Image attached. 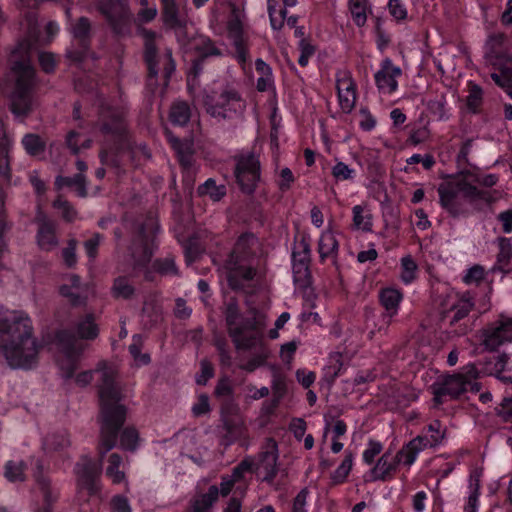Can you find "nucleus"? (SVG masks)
I'll use <instances>...</instances> for the list:
<instances>
[{
    "instance_id": "obj_1",
    "label": "nucleus",
    "mask_w": 512,
    "mask_h": 512,
    "mask_svg": "<svg viewBox=\"0 0 512 512\" xmlns=\"http://www.w3.org/2000/svg\"><path fill=\"white\" fill-rule=\"evenodd\" d=\"M84 91L97 108L94 129L107 141L99 152L101 164L121 175L150 158L148 146L133 139L128 121L129 105L120 85L113 82L110 87H104L90 82Z\"/></svg>"
},
{
    "instance_id": "obj_2",
    "label": "nucleus",
    "mask_w": 512,
    "mask_h": 512,
    "mask_svg": "<svg viewBox=\"0 0 512 512\" xmlns=\"http://www.w3.org/2000/svg\"><path fill=\"white\" fill-rule=\"evenodd\" d=\"M100 398L102 402L98 445L100 457L94 459L89 455H82L74 467L79 488L86 490L90 496L96 495L100 490L98 482L103 470L104 457L116 446L118 431L125 423L127 416L126 406L118 403L120 393L115 389L109 374H104Z\"/></svg>"
},
{
    "instance_id": "obj_3",
    "label": "nucleus",
    "mask_w": 512,
    "mask_h": 512,
    "mask_svg": "<svg viewBox=\"0 0 512 512\" xmlns=\"http://www.w3.org/2000/svg\"><path fill=\"white\" fill-rule=\"evenodd\" d=\"M31 37L17 41L7 59L5 82L11 88L9 110L14 119L24 123L34 111L35 89L38 83L36 67L32 61L34 42L39 35L37 19L29 16Z\"/></svg>"
},
{
    "instance_id": "obj_4",
    "label": "nucleus",
    "mask_w": 512,
    "mask_h": 512,
    "mask_svg": "<svg viewBox=\"0 0 512 512\" xmlns=\"http://www.w3.org/2000/svg\"><path fill=\"white\" fill-rule=\"evenodd\" d=\"M41 349L32 320L26 313L15 311L0 318V350L10 368H33L38 363Z\"/></svg>"
},
{
    "instance_id": "obj_5",
    "label": "nucleus",
    "mask_w": 512,
    "mask_h": 512,
    "mask_svg": "<svg viewBox=\"0 0 512 512\" xmlns=\"http://www.w3.org/2000/svg\"><path fill=\"white\" fill-rule=\"evenodd\" d=\"M228 334L237 350L259 349L260 352L240 365L248 373L265 365L268 355L264 351L265 318L260 314L244 317L238 304L230 301L224 311Z\"/></svg>"
},
{
    "instance_id": "obj_6",
    "label": "nucleus",
    "mask_w": 512,
    "mask_h": 512,
    "mask_svg": "<svg viewBox=\"0 0 512 512\" xmlns=\"http://www.w3.org/2000/svg\"><path fill=\"white\" fill-rule=\"evenodd\" d=\"M159 229V224L153 217H147L143 221H136L133 224L130 251L135 261V267L143 271L145 278L149 281L154 279L155 274L176 276L179 273L175 257L171 254L152 261L158 248L157 233Z\"/></svg>"
},
{
    "instance_id": "obj_7",
    "label": "nucleus",
    "mask_w": 512,
    "mask_h": 512,
    "mask_svg": "<svg viewBox=\"0 0 512 512\" xmlns=\"http://www.w3.org/2000/svg\"><path fill=\"white\" fill-rule=\"evenodd\" d=\"M137 32L143 39L142 60L146 68L145 91L153 97L158 91L165 92L176 70L172 51L161 50L157 43V33L151 29L138 26Z\"/></svg>"
},
{
    "instance_id": "obj_8",
    "label": "nucleus",
    "mask_w": 512,
    "mask_h": 512,
    "mask_svg": "<svg viewBox=\"0 0 512 512\" xmlns=\"http://www.w3.org/2000/svg\"><path fill=\"white\" fill-rule=\"evenodd\" d=\"M476 293L471 290L451 291L440 302V338L451 340L467 335L472 331L476 316L471 315L476 308Z\"/></svg>"
},
{
    "instance_id": "obj_9",
    "label": "nucleus",
    "mask_w": 512,
    "mask_h": 512,
    "mask_svg": "<svg viewBox=\"0 0 512 512\" xmlns=\"http://www.w3.org/2000/svg\"><path fill=\"white\" fill-rule=\"evenodd\" d=\"M232 267L227 280L231 289L241 291L245 283L252 281L262 262V249L258 238L252 232L239 235L230 254Z\"/></svg>"
},
{
    "instance_id": "obj_10",
    "label": "nucleus",
    "mask_w": 512,
    "mask_h": 512,
    "mask_svg": "<svg viewBox=\"0 0 512 512\" xmlns=\"http://www.w3.org/2000/svg\"><path fill=\"white\" fill-rule=\"evenodd\" d=\"M437 191L441 207L454 218L462 215L464 211L459 195L472 203L480 201L487 205L495 203L498 199L495 190L479 189L465 178L449 177L439 184Z\"/></svg>"
},
{
    "instance_id": "obj_11",
    "label": "nucleus",
    "mask_w": 512,
    "mask_h": 512,
    "mask_svg": "<svg viewBox=\"0 0 512 512\" xmlns=\"http://www.w3.org/2000/svg\"><path fill=\"white\" fill-rule=\"evenodd\" d=\"M479 370L474 363H468L460 371L445 374L433 384V395L436 404H443L446 397L456 399L471 392L478 393L481 384L478 382Z\"/></svg>"
},
{
    "instance_id": "obj_12",
    "label": "nucleus",
    "mask_w": 512,
    "mask_h": 512,
    "mask_svg": "<svg viewBox=\"0 0 512 512\" xmlns=\"http://www.w3.org/2000/svg\"><path fill=\"white\" fill-rule=\"evenodd\" d=\"M206 112L217 120L240 119L246 109V100L241 93L231 86L219 91L212 90L204 98Z\"/></svg>"
},
{
    "instance_id": "obj_13",
    "label": "nucleus",
    "mask_w": 512,
    "mask_h": 512,
    "mask_svg": "<svg viewBox=\"0 0 512 512\" xmlns=\"http://www.w3.org/2000/svg\"><path fill=\"white\" fill-rule=\"evenodd\" d=\"M484 60L494 84L512 99V54L497 42L487 48Z\"/></svg>"
},
{
    "instance_id": "obj_14",
    "label": "nucleus",
    "mask_w": 512,
    "mask_h": 512,
    "mask_svg": "<svg viewBox=\"0 0 512 512\" xmlns=\"http://www.w3.org/2000/svg\"><path fill=\"white\" fill-rule=\"evenodd\" d=\"M260 154L250 150L235 156L234 177L242 193L253 195L261 181Z\"/></svg>"
},
{
    "instance_id": "obj_15",
    "label": "nucleus",
    "mask_w": 512,
    "mask_h": 512,
    "mask_svg": "<svg viewBox=\"0 0 512 512\" xmlns=\"http://www.w3.org/2000/svg\"><path fill=\"white\" fill-rule=\"evenodd\" d=\"M97 7L115 36L131 35L133 15L125 0H97Z\"/></svg>"
},
{
    "instance_id": "obj_16",
    "label": "nucleus",
    "mask_w": 512,
    "mask_h": 512,
    "mask_svg": "<svg viewBox=\"0 0 512 512\" xmlns=\"http://www.w3.org/2000/svg\"><path fill=\"white\" fill-rule=\"evenodd\" d=\"M54 341L62 353L58 360L62 377L66 380L72 379L75 376L80 358V351L76 346V337L68 329H59L54 334Z\"/></svg>"
},
{
    "instance_id": "obj_17",
    "label": "nucleus",
    "mask_w": 512,
    "mask_h": 512,
    "mask_svg": "<svg viewBox=\"0 0 512 512\" xmlns=\"http://www.w3.org/2000/svg\"><path fill=\"white\" fill-rule=\"evenodd\" d=\"M482 345L488 351H496L501 346L512 344V318L500 315L481 330Z\"/></svg>"
},
{
    "instance_id": "obj_18",
    "label": "nucleus",
    "mask_w": 512,
    "mask_h": 512,
    "mask_svg": "<svg viewBox=\"0 0 512 512\" xmlns=\"http://www.w3.org/2000/svg\"><path fill=\"white\" fill-rule=\"evenodd\" d=\"M186 0H160L163 25L175 32L179 41L187 37V16L182 11Z\"/></svg>"
},
{
    "instance_id": "obj_19",
    "label": "nucleus",
    "mask_w": 512,
    "mask_h": 512,
    "mask_svg": "<svg viewBox=\"0 0 512 512\" xmlns=\"http://www.w3.org/2000/svg\"><path fill=\"white\" fill-rule=\"evenodd\" d=\"M72 34L78 43V48H70L66 57L70 62L81 66L90 51L92 38L91 23L87 17H80L72 26Z\"/></svg>"
},
{
    "instance_id": "obj_20",
    "label": "nucleus",
    "mask_w": 512,
    "mask_h": 512,
    "mask_svg": "<svg viewBox=\"0 0 512 512\" xmlns=\"http://www.w3.org/2000/svg\"><path fill=\"white\" fill-rule=\"evenodd\" d=\"M34 223L37 225L35 241L40 250L52 251L59 244L57 225L41 207H38Z\"/></svg>"
},
{
    "instance_id": "obj_21",
    "label": "nucleus",
    "mask_w": 512,
    "mask_h": 512,
    "mask_svg": "<svg viewBox=\"0 0 512 512\" xmlns=\"http://www.w3.org/2000/svg\"><path fill=\"white\" fill-rule=\"evenodd\" d=\"M58 293L72 308H85L88 304V284L77 274L69 275L59 286Z\"/></svg>"
},
{
    "instance_id": "obj_22",
    "label": "nucleus",
    "mask_w": 512,
    "mask_h": 512,
    "mask_svg": "<svg viewBox=\"0 0 512 512\" xmlns=\"http://www.w3.org/2000/svg\"><path fill=\"white\" fill-rule=\"evenodd\" d=\"M221 50L215 45V43L208 37H200L194 43V59L188 74V80L190 78H197L204 69V66L212 57L221 56Z\"/></svg>"
},
{
    "instance_id": "obj_23",
    "label": "nucleus",
    "mask_w": 512,
    "mask_h": 512,
    "mask_svg": "<svg viewBox=\"0 0 512 512\" xmlns=\"http://www.w3.org/2000/svg\"><path fill=\"white\" fill-rule=\"evenodd\" d=\"M402 75L400 67L386 57L380 63V69L375 73V85L382 94L392 95L398 90L397 79Z\"/></svg>"
},
{
    "instance_id": "obj_24",
    "label": "nucleus",
    "mask_w": 512,
    "mask_h": 512,
    "mask_svg": "<svg viewBox=\"0 0 512 512\" xmlns=\"http://www.w3.org/2000/svg\"><path fill=\"white\" fill-rule=\"evenodd\" d=\"M446 439V427L443 426L441 421L433 420L427 425L423 426L421 432L412 440L421 449L436 450L443 445Z\"/></svg>"
},
{
    "instance_id": "obj_25",
    "label": "nucleus",
    "mask_w": 512,
    "mask_h": 512,
    "mask_svg": "<svg viewBox=\"0 0 512 512\" xmlns=\"http://www.w3.org/2000/svg\"><path fill=\"white\" fill-rule=\"evenodd\" d=\"M35 482L37 483L42 496L44 504L38 509L37 512H52V506L57 501V493L51 487V481L46 474V467L43 459L37 458L34 461Z\"/></svg>"
},
{
    "instance_id": "obj_26",
    "label": "nucleus",
    "mask_w": 512,
    "mask_h": 512,
    "mask_svg": "<svg viewBox=\"0 0 512 512\" xmlns=\"http://www.w3.org/2000/svg\"><path fill=\"white\" fill-rule=\"evenodd\" d=\"M336 89L341 109L349 113L356 102V83L349 71H339L336 74Z\"/></svg>"
},
{
    "instance_id": "obj_27",
    "label": "nucleus",
    "mask_w": 512,
    "mask_h": 512,
    "mask_svg": "<svg viewBox=\"0 0 512 512\" xmlns=\"http://www.w3.org/2000/svg\"><path fill=\"white\" fill-rule=\"evenodd\" d=\"M166 138L174 150L180 166L187 172L193 168L194 149L191 140L174 136L168 129L165 130Z\"/></svg>"
},
{
    "instance_id": "obj_28",
    "label": "nucleus",
    "mask_w": 512,
    "mask_h": 512,
    "mask_svg": "<svg viewBox=\"0 0 512 512\" xmlns=\"http://www.w3.org/2000/svg\"><path fill=\"white\" fill-rule=\"evenodd\" d=\"M404 300V292L395 286L382 287L378 292V301L385 311V317L392 320L399 314L401 304Z\"/></svg>"
},
{
    "instance_id": "obj_29",
    "label": "nucleus",
    "mask_w": 512,
    "mask_h": 512,
    "mask_svg": "<svg viewBox=\"0 0 512 512\" xmlns=\"http://www.w3.org/2000/svg\"><path fill=\"white\" fill-rule=\"evenodd\" d=\"M399 470V465L394 455L387 451L383 453L370 470L372 481L388 482L394 479Z\"/></svg>"
},
{
    "instance_id": "obj_30",
    "label": "nucleus",
    "mask_w": 512,
    "mask_h": 512,
    "mask_svg": "<svg viewBox=\"0 0 512 512\" xmlns=\"http://www.w3.org/2000/svg\"><path fill=\"white\" fill-rule=\"evenodd\" d=\"M219 501L218 485H210L207 491H196L189 500L188 512H214Z\"/></svg>"
},
{
    "instance_id": "obj_31",
    "label": "nucleus",
    "mask_w": 512,
    "mask_h": 512,
    "mask_svg": "<svg viewBox=\"0 0 512 512\" xmlns=\"http://www.w3.org/2000/svg\"><path fill=\"white\" fill-rule=\"evenodd\" d=\"M340 244L336 238L335 232L329 225L320 234L317 246L320 263L324 264L327 259L336 261L339 255Z\"/></svg>"
},
{
    "instance_id": "obj_32",
    "label": "nucleus",
    "mask_w": 512,
    "mask_h": 512,
    "mask_svg": "<svg viewBox=\"0 0 512 512\" xmlns=\"http://www.w3.org/2000/svg\"><path fill=\"white\" fill-rule=\"evenodd\" d=\"M292 272L295 285L305 291V301L309 303L310 308H314L315 295L312 291L307 292L308 289H311L313 283L310 265L303 266V262L299 261L298 266H292Z\"/></svg>"
},
{
    "instance_id": "obj_33",
    "label": "nucleus",
    "mask_w": 512,
    "mask_h": 512,
    "mask_svg": "<svg viewBox=\"0 0 512 512\" xmlns=\"http://www.w3.org/2000/svg\"><path fill=\"white\" fill-rule=\"evenodd\" d=\"M95 373H98L100 374V377L98 379V384H97V387H98V397H100V389H101V386L103 384V379H104V374H109L113 380V384L115 386V389L117 391H119L120 393V399L118 401L119 404H122L121 401L123 399V394H122V391L120 389V387L118 386L117 382H116V375L115 373L106 368L105 366L99 368V369H96L95 371L93 370H87V371H82L80 373H78L76 375V378H75V381L76 383L81 386V387H85L87 385H89L93 379H94V374ZM99 403H100V406L102 405V402H101V398H99ZM99 420L101 421V412L99 413Z\"/></svg>"
},
{
    "instance_id": "obj_34",
    "label": "nucleus",
    "mask_w": 512,
    "mask_h": 512,
    "mask_svg": "<svg viewBox=\"0 0 512 512\" xmlns=\"http://www.w3.org/2000/svg\"><path fill=\"white\" fill-rule=\"evenodd\" d=\"M74 327L76 336L81 340L93 341L100 333L94 312H87L79 316Z\"/></svg>"
},
{
    "instance_id": "obj_35",
    "label": "nucleus",
    "mask_w": 512,
    "mask_h": 512,
    "mask_svg": "<svg viewBox=\"0 0 512 512\" xmlns=\"http://www.w3.org/2000/svg\"><path fill=\"white\" fill-rule=\"evenodd\" d=\"M65 187L74 188L78 197L85 198L88 195L85 174L76 173L73 176L58 175L55 179V188L60 191Z\"/></svg>"
},
{
    "instance_id": "obj_36",
    "label": "nucleus",
    "mask_w": 512,
    "mask_h": 512,
    "mask_svg": "<svg viewBox=\"0 0 512 512\" xmlns=\"http://www.w3.org/2000/svg\"><path fill=\"white\" fill-rule=\"evenodd\" d=\"M277 459L278 457L276 454L265 451L260 454L259 461L257 462L259 465V471H263L264 473L262 481L269 486H274L275 479L279 472Z\"/></svg>"
},
{
    "instance_id": "obj_37",
    "label": "nucleus",
    "mask_w": 512,
    "mask_h": 512,
    "mask_svg": "<svg viewBox=\"0 0 512 512\" xmlns=\"http://www.w3.org/2000/svg\"><path fill=\"white\" fill-rule=\"evenodd\" d=\"M351 230L365 233L372 232L373 217L372 214L366 209V206L358 204L352 207Z\"/></svg>"
},
{
    "instance_id": "obj_38",
    "label": "nucleus",
    "mask_w": 512,
    "mask_h": 512,
    "mask_svg": "<svg viewBox=\"0 0 512 512\" xmlns=\"http://www.w3.org/2000/svg\"><path fill=\"white\" fill-rule=\"evenodd\" d=\"M192 109L186 101H175L169 111V122L172 126L184 127L191 119Z\"/></svg>"
},
{
    "instance_id": "obj_39",
    "label": "nucleus",
    "mask_w": 512,
    "mask_h": 512,
    "mask_svg": "<svg viewBox=\"0 0 512 512\" xmlns=\"http://www.w3.org/2000/svg\"><path fill=\"white\" fill-rule=\"evenodd\" d=\"M468 95L465 100L467 110L472 114H479L484 99V91L480 85L473 80L467 81Z\"/></svg>"
},
{
    "instance_id": "obj_40",
    "label": "nucleus",
    "mask_w": 512,
    "mask_h": 512,
    "mask_svg": "<svg viewBox=\"0 0 512 512\" xmlns=\"http://www.w3.org/2000/svg\"><path fill=\"white\" fill-rule=\"evenodd\" d=\"M299 261L303 262V266L311 264V245L309 237L303 235L301 239L295 243L291 252L292 266H298Z\"/></svg>"
},
{
    "instance_id": "obj_41",
    "label": "nucleus",
    "mask_w": 512,
    "mask_h": 512,
    "mask_svg": "<svg viewBox=\"0 0 512 512\" xmlns=\"http://www.w3.org/2000/svg\"><path fill=\"white\" fill-rule=\"evenodd\" d=\"M421 449L411 439L404 444L401 449L394 455L398 465H403L409 470L410 467L416 462Z\"/></svg>"
},
{
    "instance_id": "obj_42",
    "label": "nucleus",
    "mask_w": 512,
    "mask_h": 512,
    "mask_svg": "<svg viewBox=\"0 0 512 512\" xmlns=\"http://www.w3.org/2000/svg\"><path fill=\"white\" fill-rule=\"evenodd\" d=\"M199 196H208L212 201H220L227 193V188L224 184L218 185L213 178H208L203 184L199 185L197 189Z\"/></svg>"
},
{
    "instance_id": "obj_43",
    "label": "nucleus",
    "mask_w": 512,
    "mask_h": 512,
    "mask_svg": "<svg viewBox=\"0 0 512 512\" xmlns=\"http://www.w3.org/2000/svg\"><path fill=\"white\" fill-rule=\"evenodd\" d=\"M144 343L142 334H134L132 336V343L128 347V351L132 356L133 360L138 366H146L151 362V356L149 353H142L141 348Z\"/></svg>"
},
{
    "instance_id": "obj_44",
    "label": "nucleus",
    "mask_w": 512,
    "mask_h": 512,
    "mask_svg": "<svg viewBox=\"0 0 512 512\" xmlns=\"http://www.w3.org/2000/svg\"><path fill=\"white\" fill-rule=\"evenodd\" d=\"M118 439L120 448L126 451H135L138 446L139 433L134 427H121L118 431Z\"/></svg>"
},
{
    "instance_id": "obj_45",
    "label": "nucleus",
    "mask_w": 512,
    "mask_h": 512,
    "mask_svg": "<svg viewBox=\"0 0 512 512\" xmlns=\"http://www.w3.org/2000/svg\"><path fill=\"white\" fill-rule=\"evenodd\" d=\"M259 465L250 456L244 457L233 469L230 474L238 483L245 481L246 473H258Z\"/></svg>"
},
{
    "instance_id": "obj_46",
    "label": "nucleus",
    "mask_w": 512,
    "mask_h": 512,
    "mask_svg": "<svg viewBox=\"0 0 512 512\" xmlns=\"http://www.w3.org/2000/svg\"><path fill=\"white\" fill-rule=\"evenodd\" d=\"M111 293L115 299L127 300L132 298L135 288L126 276H118L113 281Z\"/></svg>"
},
{
    "instance_id": "obj_47",
    "label": "nucleus",
    "mask_w": 512,
    "mask_h": 512,
    "mask_svg": "<svg viewBox=\"0 0 512 512\" xmlns=\"http://www.w3.org/2000/svg\"><path fill=\"white\" fill-rule=\"evenodd\" d=\"M349 9L354 24L359 28L365 26L367 10L371 11V8L368 6V0H349Z\"/></svg>"
},
{
    "instance_id": "obj_48",
    "label": "nucleus",
    "mask_w": 512,
    "mask_h": 512,
    "mask_svg": "<svg viewBox=\"0 0 512 512\" xmlns=\"http://www.w3.org/2000/svg\"><path fill=\"white\" fill-rule=\"evenodd\" d=\"M21 143L26 153L30 156H38L46 149L45 141L35 133L25 134Z\"/></svg>"
},
{
    "instance_id": "obj_49",
    "label": "nucleus",
    "mask_w": 512,
    "mask_h": 512,
    "mask_svg": "<svg viewBox=\"0 0 512 512\" xmlns=\"http://www.w3.org/2000/svg\"><path fill=\"white\" fill-rule=\"evenodd\" d=\"M400 270V279L405 285H410L417 278L418 265L411 255L401 258Z\"/></svg>"
},
{
    "instance_id": "obj_50",
    "label": "nucleus",
    "mask_w": 512,
    "mask_h": 512,
    "mask_svg": "<svg viewBox=\"0 0 512 512\" xmlns=\"http://www.w3.org/2000/svg\"><path fill=\"white\" fill-rule=\"evenodd\" d=\"M494 376L503 383L512 384V360L503 354L494 366Z\"/></svg>"
},
{
    "instance_id": "obj_51",
    "label": "nucleus",
    "mask_w": 512,
    "mask_h": 512,
    "mask_svg": "<svg viewBox=\"0 0 512 512\" xmlns=\"http://www.w3.org/2000/svg\"><path fill=\"white\" fill-rule=\"evenodd\" d=\"M52 207L61 214L62 219L67 223H73L78 218L76 208L60 195L54 199Z\"/></svg>"
},
{
    "instance_id": "obj_52",
    "label": "nucleus",
    "mask_w": 512,
    "mask_h": 512,
    "mask_svg": "<svg viewBox=\"0 0 512 512\" xmlns=\"http://www.w3.org/2000/svg\"><path fill=\"white\" fill-rule=\"evenodd\" d=\"M354 463V455L352 452H346L344 459L341 464L336 468V470L331 475V479L334 484H343L353 467Z\"/></svg>"
},
{
    "instance_id": "obj_53",
    "label": "nucleus",
    "mask_w": 512,
    "mask_h": 512,
    "mask_svg": "<svg viewBox=\"0 0 512 512\" xmlns=\"http://www.w3.org/2000/svg\"><path fill=\"white\" fill-rule=\"evenodd\" d=\"M26 468L24 461L9 460L4 466V476L10 482L24 481Z\"/></svg>"
},
{
    "instance_id": "obj_54",
    "label": "nucleus",
    "mask_w": 512,
    "mask_h": 512,
    "mask_svg": "<svg viewBox=\"0 0 512 512\" xmlns=\"http://www.w3.org/2000/svg\"><path fill=\"white\" fill-rule=\"evenodd\" d=\"M70 445V440L68 438V435L65 432H60L53 434L51 436H48L44 439L43 442V448L47 451H54L57 453H60L62 455V452L66 447Z\"/></svg>"
},
{
    "instance_id": "obj_55",
    "label": "nucleus",
    "mask_w": 512,
    "mask_h": 512,
    "mask_svg": "<svg viewBox=\"0 0 512 512\" xmlns=\"http://www.w3.org/2000/svg\"><path fill=\"white\" fill-rule=\"evenodd\" d=\"M78 240L76 238H69L66 241V246L61 250V259L64 266L68 269H74L78 263L77 247Z\"/></svg>"
},
{
    "instance_id": "obj_56",
    "label": "nucleus",
    "mask_w": 512,
    "mask_h": 512,
    "mask_svg": "<svg viewBox=\"0 0 512 512\" xmlns=\"http://www.w3.org/2000/svg\"><path fill=\"white\" fill-rule=\"evenodd\" d=\"M122 457L118 453H112L108 459L106 468V476L112 480L114 484H120L125 479V473L120 470Z\"/></svg>"
},
{
    "instance_id": "obj_57",
    "label": "nucleus",
    "mask_w": 512,
    "mask_h": 512,
    "mask_svg": "<svg viewBox=\"0 0 512 512\" xmlns=\"http://www.w3.org/2000/svg\"><path fill=\"white\" fill-rule=\"evenodd\" d=\"M382 24V19L377 17L373 28V33L375 36V44L377 49L381 53H384L391 43V35L384 30Z\"/></svg>"
},
{
    "instance_id": "obj_58",
    "label": "nucleus",
    "mask_w": 512,
    "mask_h": 512,
    "mask_svg": "<svg viewBox=\"0 0 512 512\" xmlns=\"http://www.w3.org/2000/svg\"><path fill=\"white\" fill-rule=\"evenodd\" d=\"M104 240V235L94 232L90 238L83 242L85 254L89 262H94L99 255V248Z\"/></svg>"
},
{
    "instance_id": "obj_59",
    "label": "nucleus",
    "mask_w": 512,
    "mask_h": 512,
    "mask_svg": "<svg viewBox=\"0 0 512 512\" xmlns=\"http://www.w3.org/2000/svg\"><path fill=\"white\" fill-rule=\"evenodd\" d=\"M286 7L277 9L276 5L268 1V15L273 30L279 31L283 28L288 13Z\"/></svg>"
},
{
    "instance_id": "obj_60",
    "label": "nucleus",
    "mask_w": 512,
    "mask_h": 512,
    "mask_svg": "<svg viewBox=\"0 0 512 512\" xmlns=\"http://www.w3.org/2000/svg\"><path fill=\"white\" fill-rule=\"evenodd\" d=\"M331 175L337 182L353 181L357 176V171L346 163L337 161L331 169Z\"/></svg>"
},
{
    "instance_id": "obj_61",
    "label": "nucleus",
    "mask_w": 512,
    "mask_h": 512,
    "mask_svg": "<svg viewBox=\"0 0 512 512\" xmlns=\"http://www.w3.org/2000/svg\"><path fill=\"white\" fill-rule=\"evenodd\" d=\"M387 9L397 24L404 23L409 17L404 0H388Z\"/></svg>"
},
{
    "instance_id": "obj_62",
    "label": "nucleus",
    "mask_w": 512,
    "mask_h": 512,
    "mask_svg": "<svg viewBox=\"0 0 512 512\" xmlns=\"http://www.w3.org/2000/svg\"><path fill=\"white\" fill-rule=\"evenodd\" d=\"M273 397L282 400L288 392V386L285 375L275 372L271 380Z\"/></svg>"
},
{
    "instance_id": "obj_63",
    "label": "nucleus",
    "mask_w": 512,
    "mask_h": 512,
    "mask_svg": "<svg viewBox=\"0 0 512 512\" xmlns=\"http://www.w3.org/2000/svg\"><path fill=\"white\" fill-rule=\"evenodd\" d=\"M298 48L300 50L298 64L301 67H306L309 63L310 58L316 52V46L312 44L309 39H301L298 43Z\"/></svg>"
},
{
    "instance_id": "obj_64",
    "label": "nucleus",
    "mask_w": 512,
    "mask_h": 512,
    "mask_svg": "<svg viewBox=\"0 0 512 512\" xmlns=\"http://www.w3.org/2000/svg\"><path fill=\"white\" fill-rule=\"evenodd\" d=\"M499 241V253L497 255V262L503 266H508L512 258V244L510 239L506 237H500Z\"/></svg>"
}]
</instances>
